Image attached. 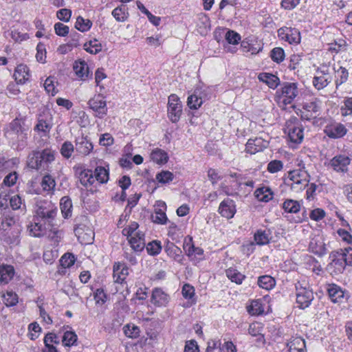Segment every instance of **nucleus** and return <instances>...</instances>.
<instances>
[{
	"instance_id": "obj_1",
	"label": "nucleus",
	"mask_w": 352,
	"mask_h": 352,
	"mask_svg": "<svg viewBox=\"0 0 352 352\" xmlns=\"http://www.w3.org/2000/svg\"><path fill=\"white\" fill-rule=\"evenodd\" d=\"M28 230L33 236H47L54 244H58L63 237V232L56 226L41 220L38 221L36 218L34 222L28 226Z\"/></svg>"
},
{
	"instance_id": "obj_2",
	"label": "nucleus",
	"mask_w": 352,
	"mask_h": 352,
	"mask_svg": "<svg viewBox=\"0 0 352 352\" xmlns=\"http://www.w3.org/2000/svg\"><path fill=\"white\" fill-rule=\"evenodd\" d=\"M55 160V153L51 149L32 152L28 158V166L32 169H46L48 165Z\"/></svg>"
},
{
	"instance_id": "obj_3",
	"label": "nucleus",
	"mask_w": 352,
	"mask_h": 352,
	"mask_svg": "<svg viewBox=\"0 0 352 352\" xmlns=\"http://www.w3.org/2000/svg\"><path fill=\"white\" fill-rule=\"evenodd\" d=\"M136 222H131L123 229V235L127 237L131 248L136 252H142L145 248L144 234L139 229Z\"/></svg>"
},
{
	"instance_id": "obj_4",
	"label": "nucleus",
	"mask_w": 352,
	"mask_h": 352,
	"mask_svg": "<svg viewBox=\"0 0 352 352\" xmlns=\"http://www.w3.org/2000/svg\"><path fill=\"white\" fill-rule=\"evenodd\" d=\"M309 183V175L307 171L302 169H296L288 173L287 185L291 189L298 192L302 191Z\"/></svg>"
},
{
	"instance_id": "obj_5",
	"label": "nucleus",
	"mask_w": 352,
	"mask_h": 352,
	"mask_svg": "<svg viewBox=\"0 0 352 352\" xmlns=\"http://www.w3.org/2000/svg\"><path fill=\"white\" fill-rule=\"evenodd\" d=\"M56 208L54 205L47 201H37L35 213L36 218H41L42 221L52 223V221L56 214Z\"/></svg>"
},
{
	"instance_id": "obj_6",
	"label": "nucleus",
	"mask_w": 352,
	"mask_h": 352,
	"mask_svg": "<svg viewBox=\"0 0 352 352\" xmlns=\"http://www.w3.org/2000/svg\"><path fill=\"white\" fill-rule=\"evenodd\" d=\"M298 94V89L296 83H285L281 89L280 94L278 96V105L282 108H285L287 104L293 102Z\"/></svg>"
},
{
	"instance_id": "obj_7",
	"label": "nucleus",
	"mask_w": 352,
	"mask_h": 352,
	"mask_svg": "<svg viewBox=\"0 0 352 352\" xmlns=\"http://www.w3.org/2000/svg\"><path fill=\"white\" fill-rule=\"evenodd\" d=\"M332 72L331 67L323 65L320 67L315 73L312 80L314 87L318 90H321L326 87L331 81Z\"/></svg>"
},
{
	"instance_id": "obj_8",
	"label": "nucleus",
	"mask_w": 352,
	"mask_h": 352,
	"mask_svg": "<svg viewBox=\"0 0 352 352\" xmlns=\"http://www.w3.org/2000/svg\"><path fill=\"white\" fill-rule=\"evenodd\" d=\"M285 133L287 134L289 140L295 144H300L304 138L303 128L296 119H290L286 122Z\"/></svg>"
},
{
	"instance_id": "obj_9",
	"label": "nucleus",
	"mask_w": 352,
	"mask_h": 352,
	"mask_svg": "<svg viewBox=\"0 0 352 352\" xmlns=\"http://www.w3.org/2000/svg\"><path fill=\"white\" fill-rule=\"evenodd\" d=\"M167 113L170 120L177 122L182 113V103L176 94H170L168 98Z\"/></svg>"
},
{
	"instance_id": "obj_10",
	"label": "nucleus",
	"mask_w": 352,
	"mask_h": 352,
	"mask_svg": "<svg viewBox=\"0 0 352 352\" xmlns=\"http://www.w3.org/2000/svg\"><path fill=\"white\" fill-rule=\"evenodd\" d=\"M89 107L94 111V116L103 118L107 114L108 108L105 97L101 94H96L88 101Z\"/></svg>"
},
{
	"instance_id": "obj_11",
	"label": "nucleus",
	"mask_w": 352,
	"mask_h": 352,
	"mask_svg": "<svg viewBox=\"0 0 352 352\" xmlns=\"http://www.w3.org/2000/svg\"><path fill=\"white\" fill-rule=\"evenodd\" d=\"M321 104L322 102L318 98L305 102L301 111L302 118L306 120L316 118L320 115Z\"/></svg>"
},
{
	"instance_id": "obj_12",
	"label": "nucleus",
	"mask_w": 352,
	"mask_h": 352,
	"mask_svg": "<svg viewBox=\"0 0 352 352\" xmlns=\"http://www.w3.org/2000/svg\"><path fill=\"white\" fill-rule=\"evenodd\" d=\"M278 38L289 44L296 45L300 41V34L298 30L291 27H282L278 30Z\"/></svg>"
},
{
	"instance_id": "obj_13",
	"label": "nucleus",
	"mask_w": 352,
	"mask_h": 352,
	"mask_svg": "<svg viewBox=\"0 0 352 352\" xmlns=\"http://www.w3.org/2000/svg\"><path fill=\"white\" fill-rule=\"evenodd\" d=\"M240 177L236 173H230L224 175L221 188L226 195H232L234 190L239 188L241 185Z\"/></svg>"
},
{
	"instance_id": "obj_14",
	"label": "nucleus",
	"mask_w": 352,
	"mask_h": 352,
	"mask_svg": "<svg viewBox=\"0 0 352 352\" xmlns=\"http://www.w3.org/2000/svg\"><path fill=\"white\" fill-rule=\"evenodd\" d=\"M26 131L23 126V122L20 119L16 118L10 123L6 131V135L12 139L14 138V135H16L17 138L23 140L27 137Z\"/></svg>"
},
{
	"instance_id": "obj_15",
	"label": "nucleus",
	"mask_w": 352,
	"mask_h": 352,
	"mask_svg": "<svg viewBox=\"0 0 352 352\" xmlns=\"http://www.w3.org/2000/svg\"><path fill=\"white\" fill-rule=\"evenodd\" d=\"M314 300V294L311 289L296 286V303L300 309L308 307Z\"/></svg>"
},
{
	"instance_id": "obj_16",
	"label": "nucleus",
	"mask_w": 352,
	"mask_h": 352,
	"mask_svg": "<svg viewBox=\"0 0 352 352\" xmlns=\"http://www.w3.org/2000/svg\"><path fill=\"white\" fill-rule=\"evenodd\" d=\"M166 204L163 201H157L154 206V212L151 216L153 223L164 225L168 222V217L166 214Z\"/></svg>"
},
{
	"instance_id": "obj_17",
	"label": "nucleus",
	"mask_w": 352,
	"mask_h": 352,
	"mask_svg": "<svg viewBox=\"0 0 352 352\" xmlns=\"http://www.w3.org/2000/svg\"><path fill=\"white\" fill-rule=\"evenodd\" d=\"M351 163V159L345 155H338L333 157L330 162V167L338 173H346Z\"/></svg>"
},
{
	"instance_id": "obj_18",
	"label": "nucleus",
	"mask_w": 352,
	"mask_h": 352,
	"mask_svg": "<svg viewBox=\"0 0 352 352\" xmlns=\"http://www.w3.org/2000/svg\"><path fill=\"white\" fill-rule=\"evenodd\" d=\"M16 172L9 173L3 179V185L1 188L2 191L0 192V208L3 207L10 197V192H7V188L13 186L17 180Z\"/></svg>"
},
{
	"instance_id": "obj_19",
	"label": "nucleus",
	"mask_w": 352,
	"mask_h": 352,
	"mask_svg": "<svg viewBox=\"0 0 352 352\" xmlns=\"http://www.w3.org/2000/svg\"><path fill=\"white\" fill-rule=\"evenodd\" d=\"M14 226H19L14 218L12 217H4L0 221V239L3 241H12L8 236V231L12 230Z\"/></svg>"
},
{
	"instance_id": "obj_20",
	"label": "nucleus",
	"mask_w": 352,
	"mask_h": 352,
	"mask_svg": "<svg viewBox=\"0 0 352 352\" xmlns=\"http://www.w3.org/2000/svg\"><path fill=\"white\" fill-rule=\"evenodd\" d=\"M218 212L223 217L232 219L236 212L234 201L229 198L224 199L221 202Z\"/></svg>"
},
{
	"instance_id": "obj_21",
	"label": "nucleus",
	"mask_w": 352,
	"mask_h": 352,
	"mask_svg": "<svg viewBox=\"0 0 352 352\" xmlns=\"http://www.w3.org/2000/svg\"><path fill=\"white\" fill-rule=\"evenodd\" d=\"M241 50L245 53H250L252 55L257 54L261 51L262 47L256 38L248 37L241 42Z\"/></svg>"
},
{
	"instance_id": "obj_22",
	"label": "nucleus",
	"mask_w": 352,
	"mask_h": 352,
	"mask_svg": "<svg viewBox=\"0 0 352 352\" xmlns=\"http://www.w3.org/2000/svg\"><path fill=\"white\" fill-rule=\"evenodd\" d=\"M269 145V142L262 138L250 139L245 145L247 153L252 155L263 151Z\"/></svg>"
},
{
	"instance_id": "obj_23",
	"label": "nucleus",
	"mask_w": 352,
	"mask_h": 352,
	"mask_svg": "<svg viewBox=\"0 0 352 352\" xmlns=\"http://www.w3.org/2000/svg\"><path fill=\"white\" fill-rule=\"evenodd\" d=\"M74 72L77 78L80 80H86L90 76L89 66L84 60H77L73 65Z\"/></svg>"
},
{
	"instance_id": "obj_24",
	"label": "nucleus",
	"mask_w": 352,
	"mask_h": 352,
	"mask_svg": "<svg viewBox=\"0 0 352 352\" xmlns=\"http://www.w3.org/2000/svg\"><path fill=\"white\" fill-rule=\"evenodd\" d=\"M76 151L80 155H87L93 150L94 146L87 137L80 135L76 139Z\"/></svg>"
},
{
	"instance_id": "obj_25",
	"label": "nucleus",
	"mask_w": 352,
	"mask_h": 352,
	"mask_svg": "<svg viewBox=\"0 0 352 352\" xmlns=\"http://www.w3.org/2000/svg\"><path fill=\"white\" fill-rule=\"evenodd\" d=\"M347 132L346 127L341 123H333L325 127V134L331 138H340Z\"/></svg>"
},
{
	"instance_id": "obj_26",
	"label": "nucleus",
	"mask_w": 352,
	"mask_h": 352,
	"mask_svg": "<svg viewBox=\"0 0 352 352\" xmlns=\"http://www.w3.org/2000/svg\"><path fill=\"white\" fill-rule=\"evenodd\" d=\"M129 267L122 263H116L113 265V278L117 283L122 284L129 275Z\"/></svg>"
},
{
	"instance_id": "obj_27",
	"label": "nucleus",
	"mask_w": 352,
	"mask_h": 352,
	"mask_svg": "<svg viewBox=\"0 0 352 352\" xmlns=\"http://www.w3.org/2000/svg\"><path fill=\"white\" fill-rule=\"evenodd\" d=\"M169 302V296L162 289L155 288L152 292L151 302L157 307H166Z\"/></svg>"
},
{
	"instance_id": "obj_28",
	"label": "nucleus",
	"mask_w": 352,
	"mask_h": 352,
	"mask_svg": "<svg viewBox=\"0 0 352 352\" xmlns=\"http://www.w3.org/2000/svg\"><path fill=\"white\" fill-rule=\"evenodd\" d=\"M327 291L331 301L333 302H341L342 299L348 297L345 292L336 284L329 285Z\"/></svg>"
},
{
	"instance_id": "obj_29",
	"label": "nucleus",
	"mask_w": 352,
	"mask_h": 352,
	"mask_svg": "<svg viewBox=\"0 0 352 352\" xmlns=\"http://www.w3.org/2000/svg\"><path fill=\"white\" fill-rule=\"evenodd\" d=\"M14 77L18 83H25L30 77V70L28 66L24 64L17 65L14 70Z\"/></svg>"
},
{
	"instance_id": "obj_30",
	"label": "nucleus",
	"mask_w": 352,
	"mask_h": 352,
	"mask_svg": "<svg viewBox=\"0 0 352 352\" xmlns=\"http://www.w3.org/2000/svg\"><path fill=\"white\" fill-rule=\"evenodd\" d=\"M265 300L263 299H256L250 302L247 307L248 311L253 316H258L263 314L265 311Z\"/></svg>"
},
{
	"instance_id": "obj_31",
	"label": "nucleus",
	"mask_w": 352,
	"mask_h": 352,
	"mask_svg": "<svg viewBox=\"0 0 352 352\" xmlns=\"http://www.w3.org/2000/svg\"><path fill=\"white\" fill-rule=\"evenodd\" d=\"M14 274L15 270L12 265L5 264L0 265V283H8L14 277Z\"/></svg>"
},
{
	"instance_id": "obj_32",
	"label": "nucleus",
	"mask_w": 352,
	"mask_h": 352,
	"mask_svg": "<svg viewBox=\"0 0 352 352\" xmlns=\"http://www.w3.org/2000/svg\"><path fill=\"white\" fill-rule=\"evenodd\" d=\"M254 196L259 201L268 202L273 199L274 192L269 186H263L255 190Z\"/></svg>"
},
{
	"instance_id": "obj_33",
	"label": "nucleus",
	"mask_w": 352,
	"mask_h": 352,
	"mask_svg": "<svg viewBox=\"0 0 352 352\" xmlns=\"http://www.w3.org/2000/svg\"><path fill=\"white\" fill-rule=\"evenodd\" d=\"M331 72H333L335 73V83L336 87L338 89L340 85L345 82L349 77V73L346 68L338 66L336 69L335 66L332 68L331 67Z\"/></svg>"
},
{
	"instance_id": "obj_34",
	"label": "nucleus",
	"mask_w": 352,
	"mask_h": 352,
	"mask_svg": "<svg viewBox=\"0 0 352 352\" xmlns=\"http://www.w3.org/2000/svg\"><path fill=\"white\" fill-rule=\"evenodd\" d=\"M204 96L200 90H195L187 99V105L190 109H198L204 102Z\"/></svg>"
},
{
	"instance_id": "obj_35",
	"label": "nucleus",
	"mask_w": 352,
	"mask_h": 352,
	"mask_svg": "<svg viewBox=\"0 0 352 352\" xmlns=\"http://www.w3.org/2000/svg\"><path fill=\"white\" fill-rule=\"evenodd\" d=\"M183 297L188 300L186 307H190L196 303L195 290L190 284H184L182 289Z\"/></svg>"
},
{
	"instance_id": "obj_36",
	"label": "nucleus",
	"mask_w": 352,
	"mask_h": 352,
	"mask_svg": "<svg viewBox=\"0 0 352 352\" xmlns=\"http://www.w3.org/2000/svg\"><path fill=\"white\" fill-rule=\"evenodd\" d=\"M150 159L155 164H164L168 162V156L164 150L155 148L150 153Z\"/></svg>"
},
{
	"instance_id": "obj_37",
	"label": "nucleus",
	"mask_w": 352,
	"mask_h": 352,
	"mask_svg": "<svg viewBox=\"0 0 352 352\" xmlns=\"http://www.w3.org/2000/svg\"><path fill=\"white\" fill-rule=\"evenodd\" d=\"M289 352H307L305 341L301 337H296L289 344Z\"/></svg>"
},
{
	"instance_id": "obj_38",
	"label": "nucleus",
	"mask_w": 352,
	"mask_h": 352,
	"mask_svg": "<svg viewBox=\"0 0 352 352\" xmlns=\"http://www.w3.org/2000/svg\"><path fill=\"white\" fill-rule=\"evenodd\" d=\"M93 173L95 182H97L99 184H105L109 180V169L105 167L100 166H97Z\"/></svg>"
},
{
	"instance_id": "obj_39",
	"label": "nucleus",
	"mask_w": 352,
	"mask_h": 352,
	"mask_svg": "<svg viewBox=\"0 0 352 352\" xmlns=\"http://www.w3.org/2000/svg\"><path fill=\"white\" fill-rule=\"evenodd\" d=\"M60 208L64 218L67 219L72 216V203L68 197H63L60 201Z\"/></svg>"
},
{
	"instance_id": "obj_40",
	"label": "nucleus",
	"mask_w": 352,
	"mask_h": 352,
	"mask_svg": "<svg viewBox=\"0 0 352 352\" xmlns=\"http://www.w3.org/2000/svg\"><path fill=\"white\" fill-rule=\"evenodd\" d=\"M79 179L84 186H92L95 183L94 173L89 169H84L79 174Z\"/></svg>"
},
{
	"instance_id": "obj_41",
	"label": "nucleus",
	"mask_w": 352,
	"mask_h": 352,
	"mask_svg": "<svg viewBox=\"0 0 352 352\" xmlns=\"http://www.w3.org/2000/svg\"><path fill=\"white\" fill-rule=\"evenodd\" d=\"M258 79L272 89L276 88L279 83L278 78L276 76L269 73L260 74Z\"/></svg>"
},
{
	"instance_id": "obj_42",
	"label": "nucleus",
	"mask_w": 352,
	"mask_h": 352,
	"mask_svg": "<svg viewBox=\"0 0 352 352\" xmlns=\"http://www.w3.org/2000/svg\"><path fill=\"white\" fill-rule=\"evenodd\" d=\"M52 129V124L50 121L43 120L42 118L38 119L37 124L34 127V130L38 133H41V136H47Z\"/></svg>"
},
{
	"instance_id": "obj_43",
	"label": "nucleus",
	"mask_w": 352,
	"mask_h": 352,
	"mask_svg": "<svg viewBox=\"0 0 352 352\" xmlns=\"http://www.w3.org/2000/svg\"><path fill=\"white\" fill-rule=\"evenodd\" d=\"M21 230V226L20 225L12 227V230L8 231V236H10L12 241L4 242L11 245H17L20 242Z\"/></svg>"
},
{
	"instance_id": "obj_44",
	"label": "nucleus",
	"mask_w": 352,
	"mask_h": 352,
	"mask_svg": "<svg viewBox=\"0 0 352 352\" xmlns=\"http://www.w3.org/2000/svg\"><path fill=\"white\" fill-rule=\"evenodd\" d=\"M83 47L85 51L91 54H96L102 50V45L100 42L96 38L86 42Z\"/></svg>"
},
{
	"instance_id": "obj_45",
	"label": "nucleus",
	"mask_w": 352,
	"mask_h": 352,
	"mask_svg": "<svg viewBox=\"0 0 352 352\" xmlns=\"http://www.w3.org/2000/svg\"><path fill=\"white\" fill-rule=\"evenodd\" d=\"M78 336L74 331H66L62 338V343L65 346H72L76 345Z\"/></svg>"
},
{
	"instance_id": "obj_46",
	"label": "nucleus",
	"mask_w": 352,
	"mask_h": 352,
	"mask_svg": "<svg viewBox=\"0 0 352 352\" xmlns=\"http://www.w3.org/2000/svg\"><path fill=\"white\" fill-rule=\"evenodd\" d=\"M301 206L298 201L287 199L283 204V209L288 213H297L300 211Z\"/></svg>"
},
{
	"instance_id": "obj_47",
	"label": "nucleus",
	"mask_w": 352,
	"mask_h": 352,
	"mask_svg": "<svg viewBox=\"0 0 352 352\" xmlns=\"http://www.w3.org/2000/svg\"><path fill=\"white\" fill-rule=\"evenodd\" d=\"M263 327L261 323L254 322L250 324L248 332L252 336L258 337L257 340L259 342L264 343V337L261 333Z\"/></svg>"
},
{
	"instance_id": "obj_48",
	"label": "nucleus",
	"mask_w": 352,
	"mask_h": 352,
	"mask_svg": "<svg viewBox=\"0 0 352 352\" xmlns=\"http://www.w3.org/2000/svg\"><path fill=\"white\" fill-rule=\"evenodd\" d=\"M227 277L233 283L241 284L245 276L234 268H229L226 272Z\"/></svg>"
},
{
	"instance_id": "obj_49",
	"label": "nucleus",
	"mask_w": 352,
	"mask_h": 352,
	"mask_svg": "<svg viewBox=\"0 0 352 352\" xmlns=\"http://www.w3.org/2000/svg\"><path fill=\"white\" fill-rule=\"evenodd\" d=\"M275 284L276 281L274 278L267 275L260 276L258 280V286L266 290L272 289Z\"/></svg>"
},
{
	"instance_id": "obj_50",
	"label": "nucleus",
	"mask_w": 352,
	"mask_h": 352,
	"mask_svg": "<svg viewBox=\"0 0 352 352\" xmlns=\"http://www.w3.org/2000/svg\"><path fill=\"white\" fill-rule=\"evenodd\" d=\"M41 185L43 190L45 192H51L54 190L56 186L55 179L50 175H45L43 176Z\"/></svg>"
},
{
	"instance_id": "obj_51",
	"label": "nucleus",
	"mask_w": 352,
	"mask_h": 352,
	"mask_svg": "<svg viewBox=\"0 0 352 352\" xmlns=\"http://www.w3.org/2000/svg\"><path fill=\"white\" fill-rule=\"evenodd\" d=\"M92 26V22L88 19L78 16L76 19L75 28L82 32L88 31Z\"/></svg>"
},
{
	"instance_id": "obj_52",
	"label": "nucleus",
	"mask_w": 352,
	"mask_h": 352,
	"mask_svg": "<svg viewBox=\"0 0 352 352\" xmlns=\"http://www.w3.org/2000/svg\"><path fill=\"white\" fill-rule=\"evenodd\" d=\"M123 331L126 336L130 338H136L140 336V328L134 324H128L124 326Z\"/></svg>"
},
{
	"instance_id": "obj_53",
	"label": "nucleus",
	"mask_w": 352,
	"mask_h": 352,
	"mask_svg": "<svg viewBox=\"0 0 352 352\" xmlns=\"http://www.w3.org/2000/svg\"><path fill=\"white\" fill-rule=\"evenodd\" d=\"M155 179L158 183L166 184L173 180L174 175L170 171L162 170L156 175Z\"/></svg>"
},
{
	"instance_id": "obj_54",
	"label": "nucleus",
	"mask_w": 352,
	"mask_h": 352,
	"mask_svg": "<svg viewBox=\"0 0 352 352\" xmlns=\"http://www.w3.org/2000/svg\"><path fill=\"white\" fill-rule=\"evenodd\" d=\"M168 255L175 260L179 261L182 257V251L180 248L173 243L168 244L165 249Z\"/></svg>"
},
{
	"instance_id": "obj_55",
	"label": "nucleus",
	"mask_w": 352,
	"mask_h": 352,
	"mask_svg": "<svg viewBox=\"0 0 352 352\" xmlns=\"http://www.w3.org/2000/svg\"><path fill=\"white\" fill-rule=\"evenodd\" d=\"M2 297L3 302L8 307L14 306L18 302V296L12 291H7Z\"/></svg>"
},
{
	"instance_id": "obj_56",
	"label": "nucleus",
	"mask_w": 352,
	"mask_h": 352,
	"mask_svg": "<svg viewBox=\"0 0 352 352\" xmlns=\"http://www.w3.org/2000/svg\"><path fill=\"white\" fill-rule=\"evenodd\" d=\"M340 113L344 117L352 115V97L344 98L340 107Z\"/></svg>"
},
{
	"instance_id": "obj_57",
	"label": "nucleus",
	"mask_w": 352,
	"mask_h": 352,
	"mask_svg": "<svg viewBox=\"0 0 352 352\" xmlns=\"http://www.w3.org/2000/svg\"><path fill=\"white\" fill-rule=\"evenodd\" d=\"M112 15L118 21H124L128 17V12L124 6H119L112 11Z\"/></svg>"
},
{
	"instance_id": "obj_58",
	"label": "nucleus",
	"mask_w": 352,
	"mask_h": 352,
	"mask_svg": "<svg viewBox=\"0 0 352 352\" xmlns=\"http://www.w3.org/2000/svg\"><path fill=\"white\" fill-rule=\"evenodd\" d=\"M283 162L280 160H274L267 164V170L269 173L274 174L283 169Z\"/></svg>"
},
{
	"instance_id": "obj_59",
	"label": "nucleus",
	"mask_w": 352,
	"mask_h": 352,
	"mask_svg": "<svg viewBox=\"0 0 352 352\" xmlns=\"http://www.w3.org/2000/svg\"><path fill=\"white\" fill-rule=\"evenodd\" d=\"M41 332V327L37 322L30 323L28 326V337L30 340H34L38 338Z\"/></svg>"
},
{
	"instance_id": "obj_60",
	"label": "nucleus",
	"mask_w": 352,
	"mask_h": 352,
	"mask_svg": "<svg viewBox=\"0 0 352 352\" xmlns=\"http://www.w3.org/2000/svg\"><path fill=\"white\" fill-rule=\"evenodd\" d=\"M146 249L150 255H157L162 250L161 243L159 241H153L147 244Z\"/></svg>"
},
{
	"instance_id": "obj_61",
	"label": "nucleus",
	"mask_w": 352,
	"mask_h": 352,
	"mask_svg": "<svg viewBox=\"0 0 352 352\" xmlns=\"http://www.w3.org/2000/svg\"><path fill=\"white\" fill-rule=\"evenodd\" d=\"M254 240L258 245H265L270 241L269 234L265 231L258 230L254 234Z\"/></svg>"
},
{
	"instance_id": "obj_62",
	"label": "nucleus",
	"mask_w": 352,
	"mask_h": 352,
	"mask_svg": "<svg viewBox=\"0 0 352 352\" xmlns=\"http://www.w3.org/2000/svg\"><path fill=\"white\" fill-rule=\"evenodd\" d=\"M270 56L274 62L280 63L285 59V52L281 47H275L271 51Z\"/></svg>"
},
{
	"instance_id": "obj_63",
	"label": "nucleus",
	"mask_w": 352,
	"mask_h": 352,
	"mask_svg": "<svg viewBox=\"0 0 352 352\" xmlns=\"http://www.w3.org/2000/svg\"><path fill=\"white\" fill-rule=\"evenodd\" d=\"M225 38L228 43L231 45H237L241 41V37L239 34L234 30H228L225 34Z\"/></svg>"
},
{
	"instance_id": "obj_64",
	"label": "nucleus",
	"mask_w": 352,
	"mask_h": 352,
	"mask_svg": "<svg viewBox=\"0 0 352 352\" xmlns=\"http://www.w3.org/2000/svg\"><path fill=\"white\" fill-rule=\"evenodd\" d=\"M74 151V145L71 142H65L60 148V153L65 158H69Z\"/></svg>"
}]
</instances>
